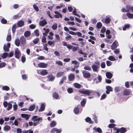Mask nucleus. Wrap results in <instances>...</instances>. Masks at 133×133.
Masks as SVG:
<instances>
[{
  "mask_svg": "<svg viewBox=\"0 0 133 133\" xmlns=\"http://www.w3.org/2000/svg\"><path fill=\"white\" fill-rule=\"evenodd\" d=\"M78 92L80 94H83L85 95L89 96L91 95H94L95 94H94V92L91 90L85 89H83L81 90H79Z\"/></svg>",
  "mask_w": 133,
  "mask_h": 133,
  "instance_id": "obj_1",
  "label": "nucleus"
},
{
  "mask_svg": "<svg viewBox=\"0 0 133 133\" xmlns=\"http://www.w3.org/2000/svg\"><path fill=\"white\" fill-rule=\"evenodd\" d=\"M82 73L83 76L85 78H89L91 76V74L89 72L85 70Z\"/></svg>",
  "mask_w": 133,
  "mask_h": 133,
  "instance_id": "obj_2",
  "label": "nucleus"
},
{
  "mask_svg": "<svg viewBox=\"0 0 133 133\" xmlns=\"http://www.w3.org/2000/svg\"><path fill=\"white\" fill-rule=\"evenodd\" d=\"M10 43L8 42L7 43V45L4 44L3 46V49L5 51H8L9 50V48L10 47Z\"/></svg>",
  "mask_w": 133,
  "mask_h": 133,
  "instance_id": "obj_3",
  "label": "nucleus"
},
{
  "mask_svg": "<svg viewBox=\"0 0 133 133\" xmlns=\"http://www.w3.org/2000/svg\"><path fill=\"white\" fill-rule=\"evenodd\" d=\"M117 42L116 41H115L113 43L111 46V48L112 50H114L117 48Z\"/></svg>",
  "mask_w": 133,
  "mask_h": 133,
  "instance_id": "obj_4",
  "label": "nucleus"
},
{
  "mask_svg": "<svg viewBox=\"0 0 133 133\" xmlns=\"http://www.w3.org/2000/svg\"><path fill=\"white\" fill-rule=\"evenodd\" d=\"M38 66L39 68H46L48 64L43 62H41L38 64Z\"/></svg>",
  "mask_w": 133,
  "mask_h": 133,
  "instance_id": "obj_5",
  "label": "nucleus"
},
{
  "mask_svg": "<svg viewBox=\"0 0 133 133\" xmlns=\"http://www.w3.org/2000/svg\"><path fill=\"white\" fill-rule=\"evenodd\" d=\"M63 45L65 46H66L69 49H71L73 47V46L69 44H68L65 41H63L62 42Z\"/></svg>",
  "mask_w": 133,
  "mask_h": 133,
  "instance_id": "obj_6",
  "label": "nucleus"
},
{
  "mask_svg": "<svg viewBox=\"0 0 133 133\" xmlns=\"http://www.w3.org/2000/svg\"><path fill=\"white\" fill-rule=\"evenodd\" d=\"M15 57L17 58H19L20 56V51L17 48H16L15 50Z\"/></svg>",
  "mask_w": 133,
  "mask_h": 133,
  "instance_id": "obj_7",
  "label": "nucleus"
},
{
  "mask_svg": "<svg viewBox=\"0 0 133 133\" xmlns=\"http://www.w3.org/2000/svg\"><path fill=\"white\" fill-rule=\"evenodd\" d=\"M107 90L106 91V94H108L110 93V91H112L113 89L112 87L109 86H107L106 87Z\"/></svg>",
  "mask_w": 133,
  "mask_h": 133,
  "instance_id": "obj_8",
  "label": "nucleus"
},
{
  "mask_svg": "<svg viewBox=\"0 0 133 133\" xmlns=\"http://www.w3.org/2000/svg\"><path fill=\"white\" fill-rule=\"evenodd\" d=\"M47 23L45 19H44L42 21H40L39 22V25L40 26L43 27L45 26Z\"/></svg>",
  "mask_w": 133,
  "mask_h": 133,
  "instance_id": "obj_9",
  "label": "nucleus"
},
{
  "mask_svg": "<svg viewBox=\"0 0 133 133\" xmlns=\"http://www.w3.org/2000/svg\"><path fill=\"white\" fill-rule=\"evenodd\" d=\"M20 42L21 45L24 46L25 44V38L23 36H22L20 38Z\"/></svg>",
  "mask_w": 133,
  "mask_h": 133,
  "instance_id": "obj_10",
  "label": "nucleus"
},
{
  "mask_svg": "<svg viewBox=\"0 0 133 133\" xmlns=\"http://www.w3.org/2000/svg\"><path fill=\"white\" fill-rule=\"evenodd\" d=\"M32 119L34 121H39V120H41V122H42V119L41 117H38V116H34L32 118Z\"/></svg>",
  "mask_w": 133,
  "mask_h": 133,
  "instance_id": "obj_11",
  "label": "nucleus"
},
{
  "mask_svg": "<svg viewBox=\"0 0 133 133\" xmlns=\"http://www.w3.org/2000/svg\"><path fill=\"white\" fill-rule=\"evenodd\" d=\"M92 68L94 71L97 72L98 69L99 68V67L94 64L92 65Z\"/></svg>",
  "mask_w": 133,
  "mask_h": 133,
  "instance_id": "obj_12",
  "label": "nucleus"
},
{
  "mask_svg": "<svg viewBox=\"0 0 133 133\" xmlns=\"http://www.w3.org/2000/svg\"><path fill=\"white\" fill-rule=\"evenodd\" d=\"M55 41H48L47 42V44H48L50 46L52 47H54L55 45Z\"/></svg>",
  "mask_w": 133,
  "mask_h": 133,
  "instance_id": "obj_13",
  "label": "nucleus"
},
{
  "mask_svg": "<svg viewBox=\"0 0 133 133\" xmlns=\"http://www.w3.org/2000/svg\"><path fill=\"white\" fill-rule=\"evenodd\" d=\"M93 129L95 131H97L99 133H101L102 132L101 129L99 127L96 128L95 127L93 128Z\"/></svg>",
  "mask_w": 133,
  "mask_h": 133,
  "instance_id": "obj_14",
  "label": "nucleus"
},
{
  "mask_svg": "<svg viewBox=\"0 0 133 133\" xmlns=\"http://www.w3.org/2000/svg\"><path fill=\"white\" fill-rule=\"evenodd\" d=\"M130 92V90L129 89H126L124 90L123 92V95H124L127 96L129 95Z\"/></svg>",
  "mask_w": 133,
  "mask_h": 133,
  "instance_id": "obj_15",
  "label": "nucleus"
},
{
  "mask_svg": "<svg viewBox=\"0 0 133 133\" xmlns=\"http://www.w3.org/2000/svg\"><path fill=\"white\" fill-rule=\"evenodd\" d=\"M73 85L75 88L78 89H80L81 87H83L82 85L77 83H74Z\"/></svg>",
  "mask_w": 133,
  "mask_h": 133,
  "instance_id": "obj_16",
  "label": "nucleus"
},
{
  "mask_svg": "<svg viewBox=\"0 0 133 133\" xmlns=\"http://www.w3.org/2000/svg\"><path fill=\"white\" fill-rule=\"evenodd\" d=\"M47 77L49 81H54L55 78V77L52 74L48 75L47 76Z\"/></svg>",
  "mask_w": 133,
  "mask_h": 133,
  "instance_id": "obj_17",
  "label": "nucleus"
},
{
  "mask_svg": "<svg viewBox=\"0 0 133 133\" xmlns=\"http://www.w3.org/2000/svg\"><path fill=\"white\" fill-rule=\"evenodd\" d=\"M85 121L89 122L90 124H93V122L92 121L91 118L89 117H87L85 119Z\"/></svg>",
  "mask_w": 133,
  "mask_h": 133,
  "instance_id": "obj_18",
  "label": "nucleus"
},
{
  "mask_svg": "<svg viewBox=\"0 0 133 133\" xmlns=\"http://www.w3.org/2000/svg\"><path fill=\"white\" fill-rule=\"evenodd\" d=\"M74 111L75 114H77L79 112V108L78 107V105L75 108Z\"/></svg>",
  "mask_w": 133,
  "mask_h": 133,
  "instance_id": "obj_19",
  "label": "nucleus"
},
{
  "mask_svg": "<svg viewBox=\"0 0 133 133\" xmlns=\"http://www.w3.org/2000/svg\"><path fill=\"white\" fill-rule=\"evenodd\" d=\"M106 75L107 77L109 79H111L112 76L111 73L109 72H107L106 74Z\"/></svg>",
  "mask_w": 133,
  "mask_h": 133,
  "instance_id": "obj_20",
  "label": "nucleus"
},
{
  "mask_svg": "<svg viewBox=\"0 0 133 133\" xmlns=\"http://www.w3.org/2000/svg\"><path fill=\"white\" fill-rule=\"evenodd\" d=\"M45 105L44 104H41L40 109L39 110V112H42L45 109Z\"/></svg>",
  "mask_w": 133,
  "mask_h": 133,
  "instance_id": "obj_21",
  "label": "nucleus"
},
{
  "mask_svg": "<svg viewBox=\"0 0 133 133\" xmlns=\"http://www.w3.org/2000/svg\"><path fill=\"white\" fill-rule=\"evenodd\" d=\"M24 22L22 21H20L17 23L18 26L21 27L24 24Z\"/></svg>",
  "mask_w": 133,
  "mask_h": 133,
  "instance_id": "obj_22",
  "label": "nucleus"
},
{
  "mask_svg": "<svg viewBox=\"0 0 133 133\" xmlns=\"http://www.w3.org/2000/svg\"><path fill=\"white\" fill-rule=\"evenodd\" d=\"M41 75L43 76H44L48 74V72L46 70H42Z\"/></svg>",
  "mask_w": 133,
  "mask_h": 133,
  "instance_id": "obj_23",
  "label": "nucleus"
},
{
  "mask_svg": "<svg viewBox=\"0 0 133 133\" xmlns=\"http://www.w3.org/2000/svg\"><path fill=\"white\" fill-rule=\"evenodd\" d=\"M64 72H58L57 74L56 77H59L63 76L64 74Z\"/></svg>",
  "mask_w": 133,
  "mask_h": 133,
  "instance_id": "obj_24",
  "label": "nucleus"
},
{
  "mask_svg": "<svg viewBox=\"0 0 133 133\" xmlns=\"http://www.w3.org/2000/svg\"><path fill=\"white\" fill-rule=\"evenodd\" d=\"M75 78V76L73 74H71L69 76V79L70 81L74 80Z\"/></svg>",
  "mask_w": 133,
  "mask_h": 133,
  "instance_id": "obj_25",
  "label": "nucleus"
},
{
  "mask_svg": "<svg viewBox=\"0 0 133 133\" xmlns=\"http://www.w3.org/2000/svg\"><path fill=\"white\" fill-rule=\"evenodd\" d=\"M56 124V123L55 121H53L51 122L50 124V125L51 127H53L55 126Z\"/></svg>",
  "mask_w": 133,
  "mask_h": 133,
  "instance_id": "obj_26",
  "label": "nucleus"
},
{
  "mask_svg": "<svg viewBox=\"0 0 133 133\" xmlns=\"http://www.w3.org/2000/svg\"><path fill=\"white\" fill-rule=\"evenodd\" d=\"M111 21V19L109 18L108 17L106 18L105 20V23L106 24H109L110 23Z\"/></svg>",
  "mask_w": 133,
  "mask_h": 133,
  "instance_id": "obj_27",
  "label": "nucleus"
},
{
  "mask_svg": "<svg viewBox=\"0 0 133 133\" xmlns=\"http://www.w3.org/2000/svg\"><path fill=\"white\" fill-rule=\"evenodd\" d=\"M86 102V100L85 99H84L82 100L81 102V105L82 106H84Z\"/></svg>",
  "mask_w": 133,
  "mask_h": 133,
  "instance_id": "obj_28",
  "label": "nucleus"
},
{
  "mask_svg": "<svg viewBox=\"0 0 133 133\" xmlns=\"http://www.w3.org/2000/svg\"><path fill=\"white\" fill-rule=\"evenodd\" d=\"M102 26V24L101 22H98L96 25V28L98 29L101 28Z\"/></svg>",
  "mask_w": 133,
  "mask_h": 133,
  "instance_id": "obj_29",
  "label": "nucleus"
},
{
  "mask_svg": "<svg viewBox=\"0 0 133 133\" xmlns=\"http://www.w3.org/2000/svg\"><path fill=\"white\" fill-rule=\"evenodd\" d=\"M53 97L55 98L56 99H58L59 98V95L56 92H54L53 94Z\"/></svg>",
  "mask_w": 133,
  "mask_h": 133,
  "instance_id": "obj_30",
  "label": "nucleus"
},
{
  "mask_svg": "<svg viewBox=\"0 0 133 133\" xmlns=\"http://www.w3.org/2000/svg\"><path fill=\"white\" fill-rule=\"evenodd\" d=\"M79 47L78 46H73L72 48V50L73 52L79 50Z\"/></svg>",
  "mask_w": 133,
  "mask_h": 133,
  "instance_id": "obj_31",
  "label": "nucleus"
},
{
  "mask_svg": "<svg viewBox=\"0 0 133 133\" xmlns=\"http://www.w3.org/2000/svg\"><path fill=\"white\" fill-rule=\"evenodd\" d=\"M126 15L129 18H133V14L130 13H127Z\"/></svg>",
  "mask_w": 133,
  "mask_h": 133,
  "instance_id": "obj_32",
  "label": "nucleus"
},
{
  "mask_svg": "<svg viewBox=\"0 0 133 133\" xmlns=\"http://www.w3.org/2000/svg\"><path fill=\"white\" fill-rule=\"evenodd\" d=\"M20 43V41L17 38L16 39L15 41V44L17 46L19 45Z\"/></svg>",
  "mask_w": 133,
  "mask_h": 133,
  "instance_id": "obj_33",
  "label": "nucleus"
},
{
  "mask_svg": "<svg viewBox=\"0 0 133 133\" xmlns=\"http://www.w3.org/2000/svg\"><path fill=\"white\" fill-rule=\"evenodd\" d=\"M39 41V39L38 38H37L35 39L33 41V42L34 44H37Z\"/></svg>",
  "mask_w": 133,
  "mask_h": 133,
  "instance_id": "obj_34",
  "label": "nucleus"
},
{
  "mask_svg": "<svg viewBox=\"0 0 133 133\" xmlns=\"http://www.w3.org/2000/svg\"><path fill=\"white\" fill-rule=\"evenodd\" d=\"M84 69L85 70L89 71L91 70V68L89 65L85 66L84 67Z\"/></svg>",
  "mask_w": 133,
  "mask_h": 133,
  "instance_id": "obj_35",
  "label": "nucleus"
},
{
  "mask_svg": "<svg viewBox=\"0 0 133 133\" xmlns=\"http://www.w3.org/2000/svg\"><path fill=\"white\" fill-rule=\"evenodd\" d=\"M35 108V105L34 104L32 105L30 107L28 110L30 111H32L34 110Z\"/></svg>",
  "mask_w": 133,
  "mask_h": 133,
  "instance_id": "obj_36",
  "label": "nucleus"
},
{
  "mask_svg": "<svg viewBox=\"0 0 133 133\" xmlns=\"http://www.w3.org/2000/svg\"><path fill=\"white\" fill-rule=\"evenodd\" d=\"M130 25L129 24H127L125 25L124 26L122 30L125 31V30L127 28H128L130 27Z\"/></svg>",
  "mask_w": 133,
  "mask_h": 133,
  "instance_id": "obj_37",
  "label": "nucleus"
},
{
  "mask_svg": "<svg viewBox=\"0 0 133 133\" xmlns=\"http://www.w3.org/2000/svg\"><path fill=\"white\" fill-rule=\"evenodd\" d=\"M31 32L30 31H25V37H28L31 35Z\"/></svg>",
  "mask_w": 133,
  "mask_h": 133,
  "instance_id": "obj_38",
  "label": "nucleus"
},
{
  "mask_svg": "<svg viewBox=\"0 0 133 133\" xmlns=\"http://www.w3.org/2000/svg\"><path fill=\"white\" fill-rule=\"evenodd\" d=\"M4 130L5 131H7L10 129V127L9 125H6L4 127Z\"/></svg>",
  "mask_w": 133,
  "mask_h": 133,
  "instance_id": "obj_39",
  "label": "nucleus"
},
{
  "mask_svg": "<svg viewBox=\"0 0 133 133\" xmlns=\"http://www.w3.org/2000/svg\"><path fill=\"white\" fill-rule=\"evenodd\" d=\"M108 59L111 61H114L116 60L115 57L112 56H109L108 58Z\"/></svg>",
  "mask_w": 133,
  "mask_h": 133,
  "instance_id": "obj_40",
  "label": "nucleus"
},
{
  "mask_svg": "<svg viewBox=\"0 0 133 133\" xmlns=\"http://www.w3.org/2000/svg\"><path fill=\"white\" fill-rule=\"evenodd\" d=\"M8 55V53L5 52L3 54L1 55V56L3 58H6Z\"/></svg>",
  "mask_w": 133,
  "mask_h": 133,
  "instance_id": "obj_41",
  "label": "nucleus"
},
{
  "mask_svg": "<svg viewBox=\"0 0 133 133\" xmlns=\"http://www.w3.org/2000/svg\"><path fill=\"white\" fill-rule=\"evenodd\" d=\"M57 28V24L55 23L52 26V28L53 30H56Z\"/></svg>",
  "mask_w": 133,
  "mask_h": 133,
  "instance_id": "obj_42",
  "label": "nucleus"
},
{
  "mask_svg": "<svg viewBox=\"0 0 133 133\" xmlns=\"http://www.w3.org/2000/svg\"><path fill=\"white\" fill-rule=\"evenodd\" d=\"M2 89L3 90L8 91L9 90V88L7 86H5L2 87Z\"/></svg>",
  "mask_w": 133,
  "mask_h": 133,
  "instance_id": "obj_43",
  "label": "nucleus"
},
{
  "mask_svg": "<svg viewBox=\"0 0 133 133\" xmlns=\"http://www.w3.org/2000/svg\"><path fill=\"white\" fill-rule=\"evenodd\" d=\"M55 37L56 39V42H57L58 41H60V38L58 35L56 34L55 35Z\"/></svg>",
  "mask_w": 133,
  "mask_h": 133,
  "instance_id": "obj_44",
  "label": "nucleus"
},
{
  "mask_svg": "<svg viewBox=\"0 0 133 133\" xmlns=\"http://www.w3.org/2000/svg\"><path fill=\"white\" fill-rule=\"evenodd\" d=\"M72 38V36L69 34H68V35L65 38L66 41H68L70 40Z\"/></svg>",
  "mask_w": 133,
  "mask_h": 133,
  "instance_id": "obj_45",
  "label": "nucleus"
},
{
  "mask_svg": "<svg viewBox=\"0 0 133 133\" xmlns=\"http://www.w3.org/2000/svg\"><path fill=\"white\" fill-rule=\"evenodd\" d=\"M8 106V107L7 108V109L8 111H9L12 108V104H11L10 103H9V104Z\"/></svg>",
  "mask_w": 133,
  "mask_h": 133,
  "instance_id": "obj_46",
  "label": "nucleus"
},
{
  "mask_svg": "<svg viewBox=\"0 0 133 133\" xmlns=\"http://www.w3.org/2000/svg\"><path fill=\"white\" fill-rule=\"evenodd\" d=\"M38 30L36 29L34 31V33H35V35L37 37H38L39 35Z\"/></svg>",
  "mask_w": 133,
  "mask_h": 133,
  "instance_id": "obj_47",
  "label": "nucleus"
},
{
  "mask_svg": "<svg viewBox=\"0 0 133 133\" xmlns=\"http://www.w3.org/2000/svg\"><path fill=\"white\" fill-rule=\"evenodd\" d=\"M120 133H123L126 131V130L125 128L122 127L120 129Z\"/></svg>",
  "mask_w": 133,
  "mask_h": 133,
  "instance_id": "obj_48",
  "label": "nucleus"
},
{
  "mask_svg": "<svg viewBox=\"0 0 133 133\" xmlns=\"http://www.w3.org/2000/svg\"><path fill=\"white\" fill-rule=\"evenodd\" d=\"M17 26V25L16 24H14L12 26V32L14 33L15 31L16 27Z\"/></svg>",
  "mask_w": 133,
  "mask_h": 133,
  "instance_id": "obj_49",
  "label": "nucleus"
},
{
  "mask_svg": "<svg viewBox=\"0 0 133 133\" xmlns=\"http://www.w3.org/2000/svg\"><path fill=\"white\" fill-rule=\"evenodd\" d=\"M55 63L59 66H62L63 65V63L60 61H56V62Z\"/></svg>",
  "mask_w": 133,
  "mask_h": 133,
  "instance_id": "obj_50",
  "label": "nucleus"
},
{
  "mask_svg": "<svg viewBox=\"0 0 133 133\" xmlns=\"http://www.w3.org/2000/svg\"><path fill=\"white\" fill-rule=\"evenodd\" d=\"M54 17L56 18H59V17L62 18V16L60 13H59L58 14L55 15Z\"/></svg>",
  "mask_w": 133,
  "mask_h": 133,
  "instance_id": "obj_51",
  "label": "nucleus"
},
{
  "mask_svg": "<svg viewBox=\"0 0 133 133\" xmlns=\"http://www.w3.org/2000/svg\"><path fill=\"white\" fill-rule=\"evenodd\" d=\"M33 7L37 11H39V9L38 7L35 4H34L33 5Z\"/></svg>",
  "mask_w": 133,
  "mask_h": 133,
  "instance_id": "obj_52",
  "label": "nucleus"
},
{
  "mask_svg": "<svg viewBox=\"0 0 133 133\" xmlns=\"http://www.w3.org/2000/svg\"><path fill=\"white\" fill-rule=\"evenodd\" d=\"M73 89L72 88H69L67 89V91L69 94L72 93L73 92Z\"/></svg>",
  "mask_w": 133,
  "mask_h": 133,
  "instance_id": "obj_53",
  "label": "nucleus"
},
{
  "mask_svg": "<svg viewBox=\"0 0 133 133\" xmlns=\"http://www.w3.org/2000/svg\"><path fill=\"white\" fill-rule=\"evenodd\" d=\"M116 126V125L114 124H110L108 125V127L110 128H114Z\"/></svg>",
  "mask_w": 133,
  "mask_h": 133,
  "instance_id": "obj_54",
  "label": "nucleus"
},
{
  "mask_svg": "<svg viewBox=\"0 0 133 133\" xmlns=\"http://www.w3.org/2000/svg\"><path fill=\"white\" fill-rule=\"evenodd\" d=\"M47 43L45 44H43L44 49L47 51H48L49 50L48 48L47 47Z\"/></svg>",
  "mask_w": 133,
  "mask_h": 133,
  "instance_id": "obj_55",
  "label": "nucleus"
},
{
  "mask_svg": "<svg viewBox=\"0 0 133 133\" xmlns=\"http://www.w3.org/2000/svg\"><path fill=\"white\" fill-rule=\"evenodd\" d=\"M6 40L7 41H10L11 40V36L10 35H8L7 37Z\"/></svg>",
  "mask_w": 133,
  "mask_h": 133,
  "instance_id": "obj_56",
  "label": "nucleus"
},
{
  "mask_svg": "<svg viewBox=\"0 0 133 133\" xmlns=\"http://www.w3.org/2000/svg\"><path fill=\"white\" fill-rule=\"evenodd\" d=\"M105 41L107 43H108L109 44H111L112 42L113 41L112 40H109L107 39H104Z\"/></svg>",
  "mask_w": 133,
  "mask_h": 133,
  "instance_id": "obj_57",
  "label": "nucleus"
},
{
  "mask_svg": "<svg viewBox=\"0 0 133 133\" xmlns=\"http://www.w3.org/2000/svg\"><path fill=\"white\" fill-rule=\"evenodd\" d=\"M42 40V42L43 43H45L46 42V38L45 36L43 37Z\"/></svg>",
  "mask_w": 133,
  "mask_h": 133,
  "instance_id": "obj_58",
  "label": "nucleus"
},
{
  "mask_svg": "<svg viewBox=\"0 0 133 133\" xmlns=\"http://www.w3.org/2000/svg\"><path fill=\"white\" fill-rule=\"evenodd\" d=\"M106 64L107 66H109L111 65L112 63L110 61H106Z\"/></svg>",
  "mask_w": 133,
  "mask_h": 133,
  "instance_id": "obj_59",
  "label": "nucleus"
},
{
  "mask_svg": "<svg viewBox=\"0 0 133 133\" xmlns=\"http://www.w3.org/2000/svg\"><path fill=\"white\" fill-rule=\"evenodd\" d=\"M101 66L102 68H105V62H103L101 64Z\"/></svg>",
  "mask_w": 133,
  "mask_h": 133,
  "instance_id": "obj_60",
  "label": "nucleus"
},
{
  "mask_svg": "<svg viewBox=\"0 0 133 133\" xmlns=\"http://www.w3.org/2000/svg\"><path fill=\"white\" fill-rule=\"evenodd\" d=\"M57 129L56 128H52L51 131V133H54L55 132H56Z\"/></svg>",
  "mask_w": 133,
  "mask_h": 133,
  "instance_id": "obj_61",
  "label": "nucleus"
},
{
  "mask_svg": "<svg viewBox=\"0 0 133 133\" xmlns=\"http://www.w3.org/2000/svg\"><path fill=\"white\" fill-rule=\"evenodd\" d=\"M8 104L9 103H8L7 101H4L3 102V105L5 108L6 107Z\"/></svg>",
  "mask_w": 133,
  "mask_h": 133,
  "instance_id": "obj_62",
  "label": "nucleus"
},
{
  "mask_svg": "<svg viewBox=\"0 0 133 133\" xmlns=\"http://www.w3.org/2000/svg\"><path fill=\"white\" fill-rule=\"evenodd\" d=\"M72 64H74L75 65H78V64H79L78 62L76 60L72 61Z\"/></svg>",
  "mask_w": 133,
  "mask_h": 133,
  "instance_id": "obj_63",
  "label": "nucleus"
},
{
  "mask_svg": "<svg viewBox=\"0 0 133 133\" xmlns=\"http://www.w3.org/2000/svg\"><path fill=\"white\" fill-rule=\"evenodd\" d=\"M69 34L73 35H76V32H74V31H69Z\"/></svg>",
  "mask_w": 133,
  "mask_h": 133,
  "instance_id": "obj_64",
  "label": "nucleus"
}]
</instances>
